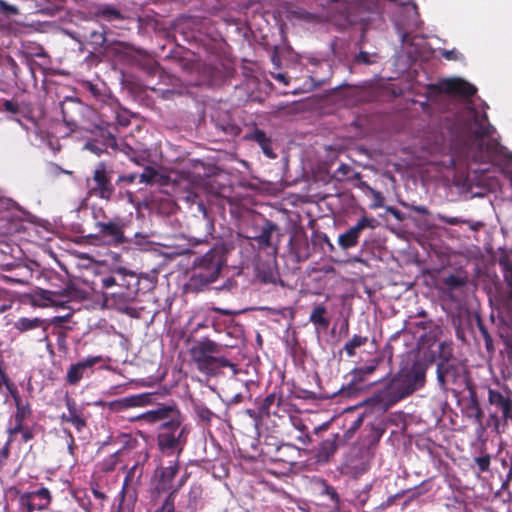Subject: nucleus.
<instances>
[{
	"label": "nucleus",
	"mask_w": 512,
	"mask_h": 512,
	"mask_svg": "<svg viewBox=\"0 0 512 512\" xmlns=\"http://www.w3.org/2000/svg\"><path fill=\"white\" fill-rule=\"evenodd\" d=\"M130 421L158 424L156 441L159 450L165 455L179 456L188 442L191 429L175 402L159 403L155 408L131 417Z\"/></svg>",
	"instance_id": "1"
},
{
	"label": "nucleus",
	"mask_w": 512,
	"mask_h": 512,
	"mask_svg": "<svg viewBox=\"0 0 512 512\" xmlns=\"http://www.w3.org/2000/svg\"><path fill=\"white\" fill-rule=\"evenodd\" d=\"M464 122L463 132L467 135L466 156L475 163H486L501 153L500 143L490 137L494 127L489 123L487 114H480L473 106H467L461 114Z\"/></svg>",
	"instance_id": "2"
},
{
	"label": "nucleus",
	"mask_w": 512,
	"mask_h": 512,
	"mask_svg": "<svg viewBox=\"0 0 512 512\" xmlns=\"http://www.w3.org/2000/svg\"><path fill=\"white\" fill-rule=\"evenodd\" d=\"M100 282L102 288L111 290L104 293V303L107 307L131 317L138 316L137 308L132 306L139 291V280L135 273L118 269L101 277Z\"/></svg>",
	"instance_id": "3"
},
{
	"label": "nucleus",
	"mask_w": 512,
	"mask_h": 512,
	"mask_svg": "<svg viewBox=\"0 0 512 512\" xmlns=\"http://www.w3.org/2000/svg\"><path fill=\"white\" fill-rule=\"evenodd\" d=\"M223 347L222 344L204 337L192 344L189 355L197 370L208 377L220 375L222 368H230L236 375L237 365L222 354Z\"/></svg>",
	"instance_id": "4"
},
{
	"label": "nucleus",
	"mask_w": 512,
	"mask_h": 512,
	"mask_svg": "<svg viewBox=\"0 0 512 512\" xmlns=\"http://www.w3.org/2000/svg\"><path fill=\"white\" fill-rule=\"evenodd\" d=\"M412 394L411 389L397 372L381 390L373 395L372 400L386 411Z\"/></svg>",
	"instance_id": "5"
},
{
	"label": "nucleus",
	"mask_w": 512,
	"mask_h": 512,
	"mask_svg": "<svg viewBox=\"0 0 512 512\" xmlns=\"http://www.w3.org/2000/svg\"><path fill=\"white\" fill-rule=\"evenodd\" d=\"M159 83L157 86H148L154 92H159L160 97L164 100H172L176 96H182L188 93L189 86L198 85L197 82H184L179 77L170 74L166 71H161L159 74Z\"/></svg>",
	"instance_id": "6"
},
{
	"label": "nucleus",
	"mask_w": 512,
	"mask_h": 512,
	"mask_svg": "<svg viewBox=\"0 0 512 512\" xmlns=\"http://www.w3.org/2000/svg\"><path fill=\"white\" fill-rule=\"evenodd\" d=\"M87 186L90 196H96L106 201L112 199L115 188L105 163L101 162L97 165L92 178L87 180Z\"/></svg>",
	"instance_id": "7"
},
{
	"label": "nucleus",
	"mask_w": 512,
	"mask_h": 512,
	"mask_svg": "<svg viewBox=\"0 0 512 512\" xmlns=\"http://www.w3.org/2000/svg\"><path fill=\"white\" fill-rule=\"evenodd\" d=\"M427 368L426 362L414 358L403 362L398 372L409 389H411V392L414 393L424 387Z\"/></svg>",
	"instance_id": "8"
},
{
	"label": "nucleus",
	"mask_w": 512,
	"mask_h": 512,
	"mask_svg": "<svg viewBox=\"0 0 512 512\" xmlns=\"http://www.w3.org/2000/svg\"><path fill=\"white\" fill-rule=\"evenodd\" d=\"M15 492L18 496V504L21 512L45 510L52 501L51 492L46 487L23 493L16 489Z\"/></svg>",
	"instance_id": "9"
},
{
	"label": "nucleus",
	"mask_w": 512,
	"mask_h": 512,
	"mask_svg": "<svg viewBox=\"0 0 512 512\" xmlns=\"http://www.w3.org/2000/svg\"><path fill=\"white\" fill-rule=\"evenodd\" d=\"M377 226V220L373 217L362 216L357 223L340 234L337 243L342 250H349L358 245L363 230L374 229Z\"/></svg>",
	"instance_id": "10"
},
{
	"label": "nucleus",
	"mask_w": 512,
	"mask_h": 512,
	"mask_svg": "<svg viewBox=\"0 0 512 512\" xmlns=\"http://www.w3.org/2000/svg\"><path fill=\"white\" fill-rule=\"evenodd\" d=\"M85 106L74 98H66L61 102L62 119L71 132L82 128Z\"/></svg>",
	"instance_id": "11"
},
{
	"label": "nucleus",
	"mask_w": 512,
	"mask_h": 512,
	"mask_svg": "<svg viewBox=\"0 0 512 512\" xmlns=\"http://www.w3.org/2000/svg\"><path fill=\"white\" fill-rule=\"evenodd\" d=\"M180 469L179 460L170 461L168 466H161L155 470L153 479V494H167L173 490L172 482Z\"/></svg>",
	"instance_id": "12"
},
{
	"label": "nucleus",
	"mask_w": 512,
	"mask_h": 512,
	"mask_svg": "<svg viewBox=\"0 0 512 512\" xmlns=\"http://www.w3.org/2000/svg\"><path fill=\"white\" fill-rule=\"evenodd\" d=\"M223 265L224 258L222 253L216 248H211L203 256L195 260L194 270L205 275L211 274V278L218 279Z\"/></svg>",
	"instance_id": "13"
},
{
	"label": "nucleus",
	"mask_w": 512,
	"mask_h": 512,
	"mask_svg": "<svg viewBox=\"0 0 512 512\" xmlns=\"http://www.w3.org/2000/svg\"><path fill=\"white\" fill-rule=\"evenodd\" d=\"M98 229V236L108 239L110 244L120 245L125 242L124 224L120 217L104 222H95Z\"/></svg>",
	"instance_id": "14"
},
{
	"label": "nucleus",
	"mask_w": 512,
	"mask_h": 512,
	"mask_svg": "<svg viewBox=\"0 0 512 512\" xmlns=\"http://www.w3.org/2000/svg\"><path fill=\"white\" fill-rule=\"evenodd\" d=\"M342 437L340 434H331L328 438L322 440L317 448L312 450L314 463L318 465H325L331 461L335 453L337 452Z\"/></svg>",
	"instance_id": "15"
},
{
	"label": "nucleus",
	"mask_w": 512,
	"mask_h": 512,
	"mask_svg": "<svg viewBox=\"0 0 512 512\" xmlns=\"http://www.w3.org/2000/svg\"><path fill=\"white\" fill-rule=\"evenodd\" d=\"M442 360L437 363V380L439 385L444 388L448 383H455L459 377L458 366L449 359L450 355H446L445 344H440ZM450 354V352L448 353Z\"/></svg>",
	"instance_id": "16"
},
{
	"label": "nucleus",
	"mask_w": 512,
	"mask_h": 512,
	"mask_svg": "<svg viewBox=\"0 0 512 512\" xmlns=\"http://www.w3.org/2000/svg\"><path fill=\"white\" fill-rule=\"evenodd\" d=\"M151 403L152 395L149 393H141L111 401L107 405L110 411L121 412L133 407H144Z\"/></svg>",
	"instance_id": "17"
},
{
	"label": "nucleus",
	"mask_w": 512,
	"mask_h": 512,
	"mask_svg": "<svg viewBox=\"0 0 512 512\" xmlns=\"http://www.w3.org/2000/svg\"><path fill=\"white\" fill-rule=\"evenodd\" d=\"M65 405L68 413H63L60 416L61 421L72 424L78 432H81L87 426L84 409L80 408L76 401L69 396L65 397Z\"/></svg>",
	"instance_id": "18"
},
{
	"label": "nucleus",
	"mask_w": 512,
	"mask_h": 512,
	"mask_svg": "<svg viewBox=\"0 0 512 512\" xmlns=\"http://www.w3.org/2000/svg\"><path fill=\"white\" fill-rule=\"evenodd\" d=\"M488 403L495 407L502 414V418L507 416L512 410V392L509 389L488 388Z\"/></svg>",
	"instance_id": "19"
},
{
	"label": "nucleus",
	"mask_w": 512,
	"mask_h": 512,
	"mask_svg": "<svg viewBox=\"0 0 512 512\" xmlns=\"http://www.w3.org/2000/svg\"><path fill=\"white\" fill-rule=\"evenodd\" d=\"M102 356H89L83 361L72 364L66 373V382L70 385H77L88 369L102 362Z\"/></svg>",
	"instance_id": "20"
},
{
	"label": "nucleus",
	"mask_w": 512,
	"mask_h": 512,
	"mask_svg": "<svg viewBox=\"0 0 512 512\" xmlns=\"http://www.w3.org/2000/svg\"><path fill=\"white\" fill-rule=\"evenodd\" d=\"M442 88L446 93L462 96L465 98H470L477 92V89L474 85L458 78L445 80L442 84Z\"/></svg>",
	"instance_id": "21"
},
{
	"label": "nucleus",
	"mask_w": 512,
	"mask_h": 512,
	"mask_svg": "<svg viewBox=\"0 0 512 512\" xmlns=\"http://www.w3.org/2000/svg\"><path fill=\"white\" fill-rule=\"evenodd\" d=\"M298 448L289 443H282L276 446L274 453L271 451H267V453L271 454V459L275 462H283L289 465H294L296 463L295 453Z\"/></svg>",
	"instance_id": "22"
},
{
	"label": "nucleus",
	"mask_w": 512,
	"mask_h": 512,
	"mask_svg": "<svg viewBox=\"0 0 512 512\" xmlns=\"http://www.w3.org/2000/svg\"><path fill=\"white\" fill-rule=\"evenodd\" d=\"M382 362L381 358H374L368 361V363L363 367H358L352 370V380L349 384L348 389H352L353 386L357 385L360 382H363L368 375H371L378 368L379 364Z\"/></svg>",
	"instance_id": "23"
},
{
	"label": "nucleus",
	"mask_w": 512,
	"mask_h": 512,
	"mask_svg": "<svg viewBox=\"0 0 512 512\" xmlns=\"http://www.w3.org/2000/svg\"><path fill=\"white\" fill-rule=\"evenodd\" d=\"M245 138L256 142L268 158H276V154L272 149V141L269 137H267L263 130L255 128L251 133L247 134Z\"/></svg>",
	"instance_id": "24"
},
{
	"label": "nucleus",
	"mask_w": 512,
	"mask_h": 512,
	"mask_svg": "<svg viewBox=\"0 0 512 512\" xmlns=\"http://www.w3.org/2000/svg\"><path fill=\"white\" fill-rule=\"evenodd\" d=\"M13 326L16 330H18L20 333H25L34 329L42 328L43 332L45 333L47 331V328L49 324L46 320L34 317V318H27V317H20L18 320H16L13 323Z\"/></svg>",
	"instance_id": "25"
},
{
	"label": "nucleus",
	"mask_w": 512,
	"mask_h": 512,
	"mask_svg": "<svg viewBox=\"0 0 512 512\" xmlns=\"http://www.w3.org/2000/svg\"><path fill=\"white\" fill-rule=\"evenodd\" d=\"M289 422L291 426L298 431V434L294 436V439L305 446L310 445L312 443V438L304 420L299 415H290Z\"/></svg>",
	"instance_id": "26"
},
{
	"label": "nucleus",
	"mask_w": 512,
	"mask_h": 512,
	"mask_svg": "<svg viewBox=\"0 0 512 512\" xmlns=\"http://www.w3.org/2000/svg\"><path fill=\"white\" fill-rule=\"evenodd\" d=\"M216 280L217 279L213 277L211 278V274L205 275L194 270L186 286L189 291L197 293L203 291L209 284Z\"/></svg>",
	"instance_id": "27"
},
{
	"label": "nucleus",
	"mask_w": 512,
	"mask_h": 512,
	"mask_svg": "<svg viewBox=\"0 0 512 512\" xmlns=\"http://www.w3.org/2000/svg\"><path fill=\"white\" fill-rule=\"evenodd\" d=\"M282 401L281 392L273 391L262 400H256L257 408L259 409L260 417H268L271 413L273 406H279Z\"/></svg>",
	"instance_id": "28"
},
{
	"label": "nucleus",
	"mask_w": 512,
	"mask_h": 512,
	"mask_svg": "<svg viewBox=\"0 0 512 512\" xmlns=\"http://www.w3.org/2000/svg\"><path fill=\"white\" fill-rule=\"evenodd\" d=\"M314 488L321 496H326L334 506L340 503L339 495L336 489L323 478L313 480Z\"/></svg>",
	"instance_id": "29"
},
{
	"label": "nucleus",
	"mask_w": 512,
	"mask_h": 512,
	"mask_svg": "<svg viewBox=\"0 0 512 512\" xmlns=\"http://www.w3.org/2000/svg\"><path fill=\"white\" fill-rule=\"evenodd\" d=\"M466 416L467 418L474 420L475 423L482 425L483 411L474 390L470 391V398L466 406Z\"/></svg>",
	"instance_id": "30"
},
{
	"label": "nucleus",
	"mask_w": 512,
	"mask_h": 512,
	"mask_svg": "<svg viewBox=\"0 0 512 512\" xmlns=\"http://www.w3.org/2000/svg\"><path fill=\"white\" fill-rule=\"evenodd\" d=\"M278 229L277 224L273 221L264 219V225L261 228V231L258 235L253 236V239L259 244L261 247H270L271 246V237L273 232Z\"/></svg>",
	"instance_id": "31"
},
{
	"label": "nucleus",
	"mask_w": 512,
	"mask_h": 512,
	"mask_svg": "<svg viewBox=\"0 0 512 512\" xmlns=\"http://www.w3.org/2000/svg\"><path fill=\"white\" fill-rule=\"evenodd\" d=\"M193 412L197 417V421L205 426H211L213 418L216 416L206 405L201 401H192Z\"/></svg>",
	"instance_id": "32"
},
{
	"label": "nucleus",
	"mask_w": 512,
	"mask_h": 512,
	"mask_svg": "<svg viewBox=\"0 0 512 512\" xmlns=\"http://www.w3.org/2000/svg\"><path fill=\"white\" fill-rule=\"evenodd\" d=\"M32 416V408L29 402H25V405L16 407L14 414V426L9 429H21L23 426H28L26 421Z\"/></svg>",
	"instance_id": "33"
},
{
	"label": "nucleus",
	"mask_w": 512,
	"mask_h": 512,
	"mask_svg": "<svg viewBox=\"0 0 512 512\" xmlns=\"http://www.w3.org/2000/svg\"><path fill=\"white\" fill-rule=\"evenodd\" d=\"M202 489L200 486L193 485L187 494L185 512H196L201 504Z\"/></svg>",
	"instance_id": "34"
},
{
	"label": "nucleus",
	"mask_w": 512,
	"mask_h": 512,
	"mask_svg": "<svg viewBox=\"0 0 512 512\" xmlns=\"http://www.w3.org/2000/svg\"><path fill=\"white\" fill-rule=\"evenodd\" d=\"M326 314L327 308L324 305H316L310 314L309 321L315 326L326 329L330 324V320L326 317Z\"/></svg>",
	"instance_id": "35"
},
{
	"label": "nucleus",
	"mask_w": 512,
	"mask_h": 512,
	"mask_svg": "<svg viewBox=\"0 0 512 512\" xmlns=\"http://www.w3.org/2000/svg\"><path fill=\"white\" fill-rule=\"evenodd\" d=\"M138 66L144 70L149 76H155L160 74L161 71H163L160 68V65L158 62L152 58L151 56H142L138 61Z\"/></svg>",
	"instance_id": "36"
},
{
	"label": "nucleus",
	"mask_w": 512,
	"mask_h": 512,
	"mask_svg": "<svg viewBox=\"0 0 512 512\" xmlns=\"http://www.w3.org/2000/svg\"><path fill=\"white\" fill-rule=\"evenodd\" d=\"M468 278L465 273L449 274L442 279V283L449 290H456L466 285Z\"/></svg>",
	"instance_id": "37"
},
{
	"label": "nucleus",
	"mask_w": 512,
	"mask_h": 512,
	"mask_svg": "<svg viewBox=\"0 0 512 512\" xmlns=\"http://www.w3.org/2000/svg\"><path fill=\"white\" fill-rule=\"evenodd\" d=\"M368 342L367 336L355 334L353 337L344 345L343 350L348 357L356 355V349L366 345Z\"/></svg>",
	"instance_id": "38"
},
{
	"label": "nucleus",
	"mask_w": 512,
	"mask_h": 512,
	"mask_svg": "<svg viewBox=\"0 0 512 512\" xmlns=\"http://www.w3.org/2000/svg\"><path fill=\"white\" fill-rule=\"evenodd\" d=\"M115 439L121 444V448L116 451L120 452V455L126 450L135 449L138 445V440L128 433H120Z\"/></svg>",
	"instance_id": "39"
},
{
	"label": "nucleus",
	"mask_w": 512,
	"mask_h": 512,
	"mask_svg": "<svg viewBox=\"0 0 512 512\" xmlns=\"http://www.w3.org/2000/svg\"><path fill=\"white\" fill-rule=\"evenodd\" d=\"M430 483L429 480L423 481L420 485L415 486L410 489H406V495H408V499L404 502V506H407L411 501L417 499L421 495L427 493L430 490V487H428V484Z\"/></svg>",
	"instance_id": "40"
},
{
	"label": "nucleus",
	"mask_w": 512,
	"mask_h": 512,
	"mask_svg": "<svg viewBox=\"0 0 512 512\" xmlns=\"http://www.w3.org/2000/svg\"><path fill=\"white\" fill-rule=\"evenodd\" d=\"M475 320H476L477 328H478L481 336L484 339L486 349L488 351L493 350L494 349L493 339H492L487 327L483 323V320L481 319V317L479 315H476Z\"/></svg>",
	"instance_id": "41"
},
{
	"label": "nucleus",
	"mask_w": 512,
	"mask_h": 512,
	"mask_svg": "<svg viewBox=\"0 0 512 512\" xmlns=\"http://www.w3.org/2000/svg\"><path fill=\"white\" fill-rule=\"evenodd\" d=\"M143 473V468L139 465V463L134 464L128 471L124 478L123 482V490L128 489V487L133 483L134 478L137 480L140 479Z\"/></svg>",
	"instance_id": "42"
},
{
	"label": "nucleus",
	"mask_w": 512,
	"mask_h": 512,
	"mask_svg": "<svg viewBox=\"0 0 512 512\" xmlns=\"http://www.w3.org/2000/svg\"><path fill=\"white\" fill-rule=\"evenodd\" d=\"M8 433L10 436L20 433L24 443L31 441L35 437L34 426H23L22 430L8 429Z\"/></svg>",
	"instance_id": "43"
},
{
	"label": "nucleus",
	"mask_w": 512,
	"mask_h": 512,
	"mask_svg": "<svg viewBox=\"0 0 512 512\" xmlns=\"http://www.w3.org/2000/svg\"><path fill=\"white\" fill-rule=\"evenodd\" d=\"M119 456L120 452H114L111 455H109L107 458H105L101 463V470L103 472H111L113 471L118 462H119Z\"/></svg>",
	"instance_id": "44"
},
{
	"label": "nucleus",
	"mask_w": 512,
	"mask_h": 512,
	"mask_svg": "<svg viewBox=\"0 0 512 512\" xmlns=\"http://www.w3.org/2000/svg\"><path fill=\"white\" fill-rule=\"evenodd\" d=\"M158 176V172L153 167L147 166L143 173L139 175V182L145 184H153Z\"/></svg>",
	"instance_id": "45"
},
{
	"label": "nucleus",
	"mask_w": 512,
	"mask_h": 512,
	"mask_svg": "<svg viewBox=\"0 0 512 512\" xmlns=\"http://www.w3.org/2000/svg\"><path fill=\"white\" fill-rule=\"evenodd\" d=\"M474 462L477 466V469L480 473H484L489 471L490 463H491V457L489 454H484L482 456L476 457L474 459Z\"/></svg>",
	"instance_id": "46"
},
{
	"label": "nucleus",
	"mask_w": 512,
	"mask_h": 512,
	"mask_svg": "<svg viewBox=\"0 0 512 512\" xmlns=\"http://www.w3.org/2000/svg\"><path fill=\"white\" fill-rule=\"evenodd\" d=\"M503 424L502 414L498 415L496 412L489 415L487 425L493 428V431L497 434L501 433V426Z\"/></svg>",
	"instance_id": "47"
},
{
	"label": "nucleus",
	"mask_w": 512,
	"mask_h": 512,
	"mask_svg": "<svg viewBox=\"0 0 512 512\" xmlns=\"http://www.w3.org/2000/svg\"><path fill=\"white\" fill-rule=\"evenodd\" d=\"M503 424L502 414L498 415L496 412L489 415L487 425L493 428V431L497 434L501 433V426Z\"/></svg>",
	"instance_id": "48"
},
{
	"label": "nucleus",
	"mask_w": 512,
	"mask_h": 512,
	"mask_svg": "<svg viewBox=\"0 0 512 512\" xmlns=\"http://www.w3.org/2000/svg\"><path fill=\"white\" fill-rule=\"evenodd\" d=\"M7 392L9 393V395L12 397L14 403H15V407H18V406H21V405H25V403L22 401V398L19 394V391H18V388L17 386L14 384V382H12L7 388H6Z\"/></svg>",
	"instance_id": "49"
},
{
	"label": "nucleus",
	"mask_w": 512,
	"mask_h": 512,
	"mask_svg": "<svg viewBox=\"0 0 512 512\" xmlns=\"http://www.w3.org/2000/svg\"><path fill=\"white\" fill-rule=\"evenodd\" d=\"M437 219L440 222H442L444 224H448V225H461V224L468 223V221L465 219H461L459 217H451V216H447V215H443V214H438Z\"/></svg>",
	"instance_id": "50"
},
{
	"label": "nucleus",
	"mask_w": 512,
	"mask_h": 512,
	"mask_svg": "<svg viewBox=\"0 0 512 512\" xmlns=\"http://www.w3.org/2000/svg\"><path fill=\"white\" fill-rule=\"evenodd\" d=\"M12 382L6 373L4 361L0 358V391L3 386L7 388Z\"/></svg>",
	"instance_id": "51"
},
{
	"label": "nucleus",
	"mask_w": 512,
	"mask_h": 512,
	"mask_svg": "<svg viewBox=\"0 0 512 512\" xmlns=\"http://www.w3.org/2000/svg\"><path fill=\"white\" fill-rule=\"evenodd\" d=\"M3 110L11 114L20 113V105L14 100H4L2 103Z\"/></svg>",
	"instance_id": "52"
},
{
	"label": "nucleus",
	"mask_w": 512,
	"mask_h": 512,
	"mask_svg": "<svg viewBox=\"0 0 512 512\" xmlns=\"http://www.w3.org/2000/svg\"><path fill=\"white\" fill-rule=\"evenodd\" d=\"M5 61L7 63V68L11 71V73L14 77V80L17 81L19 78V72H20V68H19L17 62L9 55L6 56Z\"/></svg>",
	"instance_id": "53"
},
{
	"label": "nucleus",
	"mask_w": 512,
	"mask_h": 512,
	"mask_svg": "<svg viewBox=\"0 0 512 512\" xmlns=\"http://www.w3.org/2000/svg\"><path fill=\"white\" fill-rule=\"evenodd\" d=\"M503 265V277L507 283L508 288H512V265L509 262H504Z\"/></svg>",
	"instance_id": "54"
},
{
	"label": "nucleus",
	"mask_w": 512,
	"mask_h": 512,
	"mask_svg": "<svg viewBox=\"0 0 512 512\" xmlns=\"http://www.w3.org/2000/svg\"><path fill=\"white\" fill-rule=\"evenodd\" d=\"M373 203L371 204L372 209L380 208L384 205L385 198L383 194L377 190H372Z\"/></svg>",
	"instance_id": "55"
},
{
	"label": "nucleus",
	"mask_w": 512,
	"mask_h": 512,
	"mask_svg": "<svg viewBox=\"0 0 512 512\" xmlns=\"http://www.w3.org/2000/svg\"><path fill=\"white\" fill-rule=\"evenodd\" d=\"M92 216L95 222H104L108 219L105 210L102 207H92Z\"/></svg>",
	"instance_id": "56"
},
{
	"label": "nucleus",
	"mask_w": 512,
	"mask_h": 512,
	"mask_svg": "<svg viewBox=\"0 0 512 512\" xmlns=\"http://www.w3.org/2000/svg\"><path fill=\"white\" fill-rule=\"evenodd\" d=\"M100 14H101L102 16H105V17H112V18H115V19H120V18H122L120 11H119V10H117V9H115V8H113V7H111V6H105V7L101 10Z\"/></svg>",
	"instance_id": "57"
},
{
	"label": "nucleus",
	"mask_w": 512,
	"mask_h": 512,
	"mask_svg": "<svg viewBox=\"0 0 512 512\" xmlns=\"http://www.w3.org/2000/svg\"><path fill=\"white\" fill-rule=\"evenodd\" d=\"M406 495V491H399L397 492L396 494L394 495H391L389 496L382 504H381V507L382 508H388L390 506H392L396 499H399V498H402Z\"/></svg>",
	"instance_id": "58"
},
{
	"label": "nucleus",
	"mask_w": 512,
	"mask_h": 512,
	"mask_svg": "<svg viewBox=\"0 0 512 512\" xmlns=\"http://www.w3.org/2000/svg\"><path fill=\"white\" fill-rule=\"evenodd\" d=\"M502 490L508 493L510 501H512V469L509 470L507 479L502 484Z\"/></svg>",
	"instance_id": "59"
},
{
	"label": "nucleus",
	"mask_w": 512,
	"mask_h": 512,
	"mask_svg": "<svg viewBox=\"0 0 512 512\" xmlns=\"http://www.w3.org/2000/svg\"><path fill=\"white\" fill-rule=\"evenodd\" d=\"M500 299H501L504 307L511 308V306H512V288H508V290L506 292L501 293Z\"/></svg>",
	"instance_id": "60"
},
{
	"label": "nucleus",
	"mask_w": 512,
	"mask_h": 512,
	"mask_svg": "<svg viewBox=\"0 0 512 512\" xmlns=\"http://www.w3.org/2000/svg\"><path fill=\"white\" fill-rule=\"evenodd\" d=\"M12 443V438L10 437L5 445L0 449V463L6 461L10 454V445Z\"/></svg>",
	"instance_id": "61"
},
{
	"label": "nucleus",
	"mask_w": 512,
	"mask_h": 512,
	"mask_svg": "<svg viewBox=\"0 0 512 512\" xmlns=\"http://www.w3.org/2000/svg\"><path fill=\"white\" fill-rule=\"evenodd\" d=\"M0 9L2 12L9 15H15L18 13V9L15 6L10 5L3 0H0Z\"/></svg>",
	"instance_id": "62"
},
{
	"label": "nucleus",
	"mask_w": 512,
	"mask_h": 512,
	"mask_svg": "<svg viewBox=\"0 0 512 512\" xmlns=\"http://www.w3.org/2000/svg\"><path fill=\"white\" fill-rule=\"evenodd\" d=\"M355 62L358 64H365V65H370L372 63V61L370 60L369 53H367L365 51H360L358 53V55L355 57Z\"/></svg>",
	"instance_id": "63"
},
{
	"label": "nucleus",
	"mask_w": 512,
	"mask_h": 512,
	"mask_svg": "<svg viewBox=\"0 0 512 512\" xmlns=\"http://www.w3.org/2000/svg\"><path fill=\"white\" fill-rule=\"evenodd\" d=\"M416 326L423 330H426V329L431 330L432 328H434L435 330L440 331L439 326L436 325L432 320L420 321V322L416 323Z\"/></svg>",
	"instance_id": "64"
}]
</instances>
